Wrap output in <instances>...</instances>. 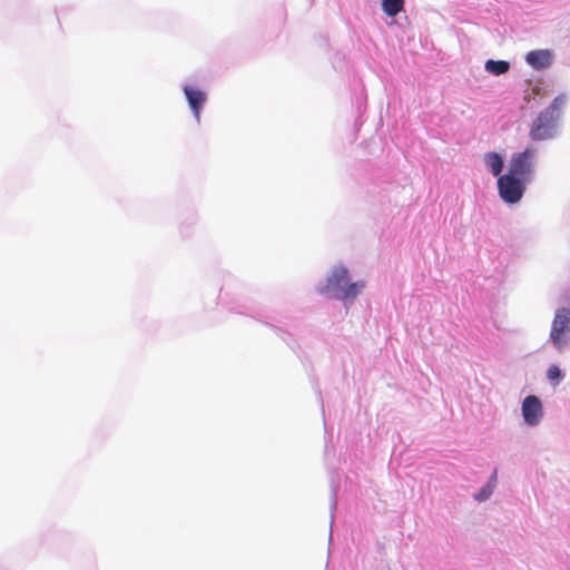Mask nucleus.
<instances>
[{
    "label": "nucleus",
    "instance_id": "obj_9",
    "mask_svg": "<svg viewBox=\"0 0 570 570\" xmlns=\"http://www.w3.org/2000/svg\"><path fill=\"white\" fill-rule=\"evenodd\" d=\"M404 8V0H382V9L389 17H395Z\"/></svg>",
    "mask_w": 570,
    "mask_h": 570
},
{
    "label": "nucleus",
    "instance_id": "obj_2",
    "mask_svg": "<svg viewBox=\"0 0 570 570\" xmlns=\"http://www.w3.org/2000/svg\"><path fill=\"white\" fill-rule=\"evenodd\" d=\"M567 104V96H557L550 106L541 111L533 121L530 135L534 140H544L556 136L563 107Z\"/></svg>",
    "mask_w": 570,
    "mask_h": 570
},
{
    "label": "nucleus",
    "instance_id": "obj_10",
    "mask_svg": "<svg viewBox=\"0 0 570 570\" xmlns=\"http://www.w3.org/2000/svg\"><path fill=\"white\" fill-rule=\"evenodd\" d=\"M547 380L553 385L557 386L564 379V373L560 370L557 364L549 365L546 372Z\"/></svg>",
    "mask_w": 570,
    "mask_h": 570
},
{
    "label": "nucleus",
    "instance_id": "obj_1",
    "mask_svg": "<svg viewBox=\"0 0 570 570\" xmlns=\"http://www.w3.org/2000/svg\"><path fill=\"white\" fill-rule=\"evenodd\" d=\"M364 287L363 281L351 282L347 268L338 265L331 271L326 284L320 289V293L346 301L354 299Z\"/></svg>",
    "mask_w": 570,
    "mask_h": 570
},
{
    "label": "nucleus",
    "instance_id": "obj_11",
    "mask_svg": "<svg viewBox=\"0 0 570 570\" xmlns=\"http://www.w3.org/2000/svg\"><path fill=\"white\" fill-rule=\"evenodd\" d=\"M495 485V476L493 475L490 481L474 495V499L479 502L485 501L493 493Z\"/></svg>",
    "mask_w": 570,
    "mask_h": 570
},
{
    "label": "nucleus",
    "instance_id": "obj_3",
    "mask_svg": "<svg viewBox=\"0 0 570 570\" xmlns=\"http://www.w3.org/2000/svg\"><path fill=\"white\" fill-rule=\"evenodd\" d=\"M553 351L561 354L570 347V308L558 307L554 311L551 321L549 335L547 338Z\"/></svg>",
    "mask_w": 570,
    "mask_h": 570
},
{
    "label": "nucleus",
    "instance_id": "obj_7",
    "mask_svg": "<svg viewBox=\"0 0 570 570\" xmlns=\"http://www.w3.org/2000/svg\"><path fill=\"white\" fill-rule=\"evenodd\" d=\"M554 60V53L550 49L529 51L525 55V62L535 70L548 69Z\"/></svg>",
    "mask_w": 570,
    "mask_h": 570
},
{
    "label": "nucleus",
    "instance_id": "obj_5",
    "mask_svg": "<svg viewBox=\"0 0 570 570\" xmlns=\"http://www.w3.org/2000/svg\"><path fill=\"white\" fill-rule=\"evenodd\" d=\"M522 423L527 428H537L544 417L543 403L537 395H528L521 403Z\"/></svg>",
    "mask_w": 570,
    "mask_h": 570
},
{
    "label": "nucleus",
    "instance_id": "obj_8",
    "mask_svg": "<svg viewBox=\"0 0 570 570\" xmlns=\"http://www.w3.org/2000/svg\"><path fill=\"white\" fill-rule=\"evenodd\" d=\"M186 98L188 100V104L196 117V119H199L200 109L206 100L205 94L199 90L191 87L186 86L184 88Z\"/></svg>",
    "mask_w": 570,
    "mask_h": 570
},
{
    "label": "nucleus",
    "instance_id": "obj_4",
    "mask_svg": "<svg viewBox=\"0 0 570 570\" xmlns=\"http://www.w3.org/2000/svg\"><path fill=\"white\" fill-rule=\"evenodd\" d=\"M535 150L527 148L512 156L508 169V175L530 184L534 176Z\"/></svg>",
    "mask_w": 570,
    "mask_h": 570
},
{
    "label": "nucleus",
    "instance_id": "obj_13",
    "mask_svg": "<svg viewBox=\"0 0 570 570\" xmlns=\"http://www.w3.org/2000/svg\"><path fill=\"white\" fill-rule=\"evenodd\" d=\"M485 69L494 76H499V60H488L485 62Z\"/></svg>",
    "mask_w": 570,
    "mask_h": 570
},
{
    "label": "nucleus",
    "instance_id": "obj_14",
    "mask_svg": "<svg viewBox=\"0 0 570 570\" xmlns=\"http://www.w3.org/2000/svg\"><path fill=\"white\" fill-rule=\"evenodd\" d=\"M509 70V62L501 60V73H504Z\"/></svg>",
    "mask_w": 570,
    "mask_h": 570
},
{
    "label": "nucleus",
    "instance_id": "obj_12",
    "mask_svg": "<svg viewBox=\"0 0 570 570\" xmlns=\"http://www.w3.org/2000/svg\"><path fill=\"white\" fill-rule=\"evenodd\" d=\"M485 163L494 176H499V153H489L485 155Z\"/></svg>",
    "mask_w": 570,
    "mask_h": 570
},
{
    "label": "nucleus",
    "instance_id": "obj_6",
    "mask_svg": "<svg viewBox=\"0 0 570 570\" xmlns=\"http://www.w3.org/2000/svg\"><path fill=\"white\" fill-rule=\"evenodd\" d=\"M500 181L501 200L508 204H515L520 202L528 184L508 174L501 175Z\"/></svg>",
    "mask_w": 570,
    "mask_h": 570
}]
</instances>
